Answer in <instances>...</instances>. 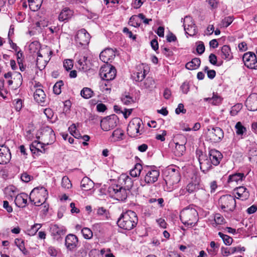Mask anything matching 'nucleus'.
<instances>
[{"label":"nucleus","mask_w":257,"mask_h":257,"mask_svg":"<svg viewBox=\"0 0 257 257\" xmlns=\"http://www.w3.org/2000/svg\"><path fill=\"white\" fill-rule=\"evenodd\" d=\"M138 223L137 214L133 211L127 210L123 212L117 220L118 226L123 229L131 230L134 228Z\"/></svg>","instance_id":"1"},{"label":"nucleus","mask_w":257,"mask_h":257,"mask_svg":"<svg viewBox=\"0 0 257 257\" xmlns=\"http://www.w3.org/2000/svg\"><path fill=\"white\" fill-rule=\"evenodd\" d=\"M180 218L185 225L193 226L198 221V214L194 207L189 206L180 212Z\"/></svg>","instance_id":"2"},{"label":"nucleus","mask_w":257,"mask_h":257,"mask_svg":"<svg viewBox=\"0 0 257 257\" xmlns=\"http://www.w3.org/2000/svg\"><path fill=\"white\" fill-rule=\"evenodd\" d=\"M181 179L179 168L176 166L169 167L164 172V180L171 189L176 187Z\"/></svg>","instance_id":"3"},{"label":"nucleus","mask_w":257,"mask_h":257,"mask_svg":"<svg viewBox=\"0 0 257 257\" xmlns=\"http://www.w3.org/2000/svg\"><path fill=\"white\" fill-rule=\"evenodd\" d=\"M48 197L47 190L43 187L35 188L30 194V200L36 206L42 205Z\"/></svg>","instance_id":"4"},{"label":"nucleus","mask_w":257,"mask_h":257,"mask_svg":"<svg viewBox=\"0 0 257 257\" xmlns=\"http://www.w3.org/2000/svg\"><path fill=\"white\" fill-rule=\"evenodd\" d=\"M236 204L235 199L231 195H222L218 200V206L224 212H233L236 207Z\"/></svg>","instance_id":"5"},{"label":"nucleus","mask_w":257,"mask_h":257,"mask_svg":"<svg viewBox=\"0 0 257 257\" xmlns=\"http://www.w3.org/2000/svg\"><path fill=\"white\" fill-rule=\"evenodd\" d=\"M204 185L201 183L200 176L194 175L192 178V181L187 186L186 189L189 193H192L197 190H201L202 199L207 198L208 194L204 189Z\"/></svg>","instance_id":"6"},{"label":"nucleus","mask_w":257,"mask_h":257,"mask_svg":"<svg viewBox=\"0 0 257 257\" xmlns=\"http://www.w3.org/2000/svg\"><path fill=\"white\" fill-rule=\"evenodd\" d=\"M108 192L112 198L121 201L125 200L130 193L118 184H113L109 186L108 188Z\"/></svg>","instance_id":"7"},{"label":"nucleus","mask_w":257,"mask_h":257,"mask_svg":"<svg viewBox=\"0 0 257 257\" xmlns=\"http://www.w3.org/2000/svg\"><path fill=\"white\" fill-rule=\"evenodd\" d=\"M145 175L144 180H141V185L145 186L146 184H153L156 182L160 176V171L156 167L148 168L144 170Z\"/></svg>","instance_id":"8"},{"label":"nucleus","mask_w":257,"mask_h":257,"mask_svg":"<svg viewBox=\"0 0 257 257\" xmlns=\"http://www.w3.org/2000/svg\"><path fill=\"white\" fill-rule=\"evenodd\" d=\"M142 124V120L140 118L136 117L132 119L127 126V134L131 137H136L142 134V130H140V128Z\"/></svg>","instance_id":"9"},{"label":"nucleus","mask_w":257,"mask_h":257,"mask_svg":"<svg viewBox=\"0 0 257 257\" xmlns=\"http://www.w3.org/2000/svg\"><path fill=\"white\" fill-rule=\"evenodd\" d=\"M116 70L112 65L105 64L102 66L99 71L101 78L106 81L114 79L116 76Z\"/></svg>","instance_id":"10"},{"label":"nucleus","mask_w":257,"mask_h":257,"mask_svg":"<svg viewBox=\"0 0 257 257\" xmlns=\"http://www.w3.org/2000/svg\"><path fill=\"white\" fill-rule=\"evenodd\" d=\"M206 135L207 138L212 143L220 142L224 137V132L219 127L208 128Z\"/></svg>","instance_id":"11"},{"label":"nucleus","mask_w":257,"mask_h":257,"mask_svg":"<svg viewBox=\"0 0 257 257\" xmlns=\"http://www.w3.org/2000/svg\"><path fill=\"white\" fill-rule=\"evenodd\" d=\"M42 140L46 145L53 144L55 140V135L52 128L50 126H44L42 130Z\"/></svg>","instance_id":"12"},{"label":"nucleus","mask_w":257,"mask_h":257,"mask_svg":"<svg viewBox=\"0 0 257 257\" xmlns=\"http://www.w3.org/2000/svg\"><path fill=\"white\" fill-rule=\"evenodd\" d=\"M242 60L244 65L249 69H257V60L256 55L253 52H248L242 56Z\"/></svg>","instance_id":"13"},{"label":"nucleus","mask_w":257,"mask_h":257,"mask_svg":"<svg viewBox=\"0 0 257 257\" xmlns=\"http://www.w3.org/2000/svg\"><path fill=\"white\" fill-rule=\"evenodd\" d=\"M90 36L84 29L79 30L75 36V39L80 46H86L89 43Z\"/></svg>","instance_id":"14"},{"label":"nucleus","mask_w":257,"mask_h":257,"mask_svg":"<svg viewBox=\"0 0 257 257\" xmlns=\"http://www.w3.org/2000/svg\"><path fill=\"white\" fill-rule=\"evenodd\" d=\"M198 161L200 169L204 173L209 170L212 167V165H213L209 157L205 154H201L199 155Z\"/></svg>","instance_id":"15"},{"label":"nucleus","mask_w":257,"mask_h":257,"mask_svg":"<svg viewBox=\"0 0 257 257\" xmlns=\"http://www.w3.org/2000/svg\"><path fill=\"white\" fill-rule=\"evenodd\" d=\"M118 184L120 186L125 188V190L130 192V189L133 186V181L132 179L127 175L122 174H121L119 179Z\"/></svg>","instance_id":"16"},{"label":"nucleus","mask_w":257,"mask_h":257,"mask_svg":"<svg viewBox=\"0 0 257 257\" xmlns=\"http://www.w3.org/2000/svg\"><path fill=\"white\" fill-rule=\"evenodd\" d=\"M115 56V51L111 48H107L102 51L99 55L100 60L106 63L111 61Z\"/></svg>","instance_id":"17"},{"label":"nucleus","mask_w":257,"mask_h":257,"mask_svg":"<svg viewBox=\"0 0 257 257\" xmlns=\"http://www.w3.org/2000/svg\"><path fill=\"white\" fill-rule=\"evenodd\" d=\"M11 159V154L8 148L4 145L0 146V164L8 163Z\"/></svg>","instance_id":"18"},{"label":"nucleus","mask_w":257,"mask_h":257,"mask_svg":"<svg viewBox=\"0 0 257 257\" xmlns=\"http://www.w3.org/2000/svg\"><path fill=\"white\" fill-rule=\"evenodd\" d=\"M245 105L249 111L257 110V93H251L245 101Z\"/></svg>","instance_id":"19"},{"label":"nucleus","mask_w":257,"mask_h":257,"mask_svg":"<svg viewBox=\"0 0 257 257\" xmlns=\"http://www.w3.org/2000/svg\"><path fill=\"white\" fill-rule=\"evenodd\" d=\"M78 241V239L76 235L69 234L65 238V245L68 249L72 251L76 247Z\"/></svg>","instance_id":"20"},{"label":"nucleus","mask_w":257,"mask_h":257,"mask_svg":"<svg viewBox=\"0 0 257 257\" xmlns=\"http://www.w3.org/2000/svg\"><path fill=\"white\" fill-rule=\"evenodd\" d=\"M89 61L85 56H80L77 60V68L81 71L86 72L90 68Z\"/></svg>","instance_id":"21"},{"label":"nucleus","mask_w":257,"mask_h":257,"mask_svg":"<svg viewBox=\"0 0 257 257\" xmlns=\"http://www.w3.org/2000/svg\"><path fill=\"white\" fill-rule=\"evenodd\" d=\"M50 232L54 238L58 239L66 233V230L63 226H59L57 224H53L50 227Z\"/></svg>","instance_id":"22"},{"label":"nucleus","mask_w":257,"mask_h":257,"mask_svg":"<svg viewBox=\"0 0 257 257\" xmlns=\"http://www.w3.org/2000/svg\"><path fill=\"white\" fill-rule=\"evenodd\" d=\"M73 15V11L68 7L62 9L58 16V20L61 22L67 21Z\"/></svg>","instance_id":"23"},{"label":"nucleus","mask_w":257,"mask_h":257,"mask_svg":"<svg viewBox=\"0 0 257 257\" xmlns=\"http://www.w3.org/2000/svg\"><path fill=\"white\" fill-rule=\"evenodd\" d=\"M212 164L214 166L218 165L222 158V154L218 151L213 149L209 152V156Z\"/></svg>","instance_id":"24"},{"label":"nucleus","mask_w":257,"mask_h":257,"mask_svg":"<svg viewBox=\"0 0 257 257\" xmlns=\"http://www.w3.org/2000/svg\"><path fill=\"white\" fill-rule=\"evenodd\" d=\"M34 98L35 101L41 105H44L46 101V94L41 88H37L34 93Z\"/></svg>","instance_id":"25"},{"label":"nucleus","mask_w":257,"mask_h":257,"mask_svg":"<svg viewBox=\"0 0 257 257\" xmlns=\"http://www.w3.org/2000/svg\"><path fill=\"white\" fill-rule=\"evenodd\" d=\"M234 191L237 195V199L241 200H246L249 197V192L244 186H239L235 189Z\"/></svg>","instance_id":"26"},{"label":"nucleus","mask_w":257,"mask_h":257,"mask_svg":"<svg viewBox=\"0 0 257 257\" xmlns=\"http://www.w3.org/2000/svg\"><path fill=\"white\" fill-rule=\"evenodd\" d=\"M146 71L143 64L137 67V72L134 73V78L136 81H142L145 77Z\"/></svg>","instance_id":"27"},{"label":"nucleus","mask_w":257,"mask_h":257,"mask_svg":"<svg viewBox=\"0 0 257 257\" xmlns=\"http://www.w3.org/2000/svg\"><path fill=\"white\" fill-rule=\"evenodd\" d=\"M27 197L28 196L25 193H22L17 195L15 200L16 206L22 208L25 207L27 203Z\"/></svg>","instance_id":"28"},{"label":"nucleus","mask_w":257,"mask_h":257,"mask_svg":"<svg viewBox=\"0 0 257 257\" xmlns=\"http://www.w3.org/2000/svg\"><path fill=\"white\" fill-rule=\"evenodd\" d=\"M221 57L222 59L230 60L233 58V55L229 46L224 45L221 50Z\"/></svg>","instance_id":"29"},{"label":"nucleus","mask_w":257,"mask_h":257,"mask_svg":"<svg viewBox=\"0 0 257 257\" xmlns=\"http://www.w3.org/2000/svg\"><path fill=\"white\" fill-rule=\"evenodd\" d=\"M100 126L103 131H108L115 126V122L111 118L105 119L101 120Z\"/></svg>","instance_id":"30"},{"label":"nucleus","mask_w":257,"mask_h":257,"mask_svg":"<svg viewBox=\"0 0 257 257\" xmlns=\"http://www.w3.org/2000/svg\"><path fill=\"white\" fill-rule=\"evenodd\" d=\"M94 187V183L89 178L84 177L81 181V189L84 191H89Z\"/></svg>","instance_id":"31"},{"label":"nucleus","mask_w":257,"mask_h":257,"mask_svg":"<svg viewBox=\"0 0 257 257\" xmlns=\"http://www.w3.org/2000/svg\"><path fill=\"white\" fill-rule=\"evenodd\" d=\"M245 178V176L243 173H235L232 175H230L228 176L227 182L231 183L232 182L238 183L239 181H242Z\"/></svg>","instance_id":"32"},{"label":"nucleus","mask_w":257,"mask_h":257,"mask_svg":"<svg viewBox=\"0 0 257 257\" xmlns=\"http://www.w3.org/2000/svg\"><path fill=\"white\" fill-rule=\"evenodd\" d=\"M201 61L198 58H193L191 61L186 63L185 67L189 70L197 69L200 65Z\"/></svg>","instance_id":"33"},{"label":"nucleus","mask_w":257,"mask_h":257,"mask_svg":"<svg viewBox=\"0 0 257 257\" xmlns=\"http://www.w3.org/2000/svg\"><path fill=\"white\" fill-rule=\"evenodd\" d=\"M143 170V167L140 163H137L135 165L134 167L131 170L130 174L133 177H137L139 176L142 170Z\"/></svg>","instance_id":"34"},{"label":"nucleus","mask_w":257,"mask_h":257,"mask_svg":"<svg viewBox=\"0 0 257 257\" xmlns=\"http://www.w3.org/2000/svg\"><path fill=\"white\" fill-rule=\"evenodd\" d=\"M30 9L33 11L38 10L42 3L43 0H28Z\"/></svg>","instance_id":"35"},{"label":"nucleus","mask_w":257,"mask_h":257,"mask_svg":"<svg viewBox=\"0 0 257 257\" xmlns=\"http://www.w3.org/2000/svg\"><path fill=\"white\" fill-rule=\"evenodd\" d=\"M204 100L208 101L213 105H218L221 102L222 98L217 94L213 93L212 97L205 98Z\"/></svg>","instance_id":"36"},{"label":"nucleus","mask_w":257,"mask_h":257,"mask_svg":"<svg viewBox=\"0 0 257 257\" xmlns=\"http://www.w3.org/2000/svg\"><path fill=\"white\" fill-rule=\"evenodd\" d=\"M175 148L174 153L176 156H181L186 150V147L183 144H179L178 143L175 144Z\"/></svg>","instance_id":"37"},{"label":"nucleus","mask_w":257,"mask_h":257,"mask_svg":"<svg viewBox=\"0 0 257 257\" xmlns=\"http://www.w3.org/2000/svg\"><path fill=\"white\" fill-rule=\"evenodd\" d=\"M15 243L24 254H28V251L25 247L24 241L23 239L17 238L15 240Z\"/></svg>","instance_id":"38"},{"label":"nucleus","mask_w":257,"mask_h":257,"mask_svg":"<svg viewBox=\"0 0 257 257\" xmlns=\"http://www.w3.org/2000/svg\"><path fill=\"white\" fill-rule=\"evenodd\" d=\"M122 102L125 105H130L134 102V100L132 96L128 93H125L123 94L121 97Z\"/></svg>","instance_id":"39"},{"label":"nucleus","mask_w":257,"mask_h":257,"mask_svg":"<svg viewBox=\"0 0 257 257\" xmlns=\"http://www.w3.org/2000/svg\"><path fill=\"white\" fill-rule=\"evenodd\" d=\"M236 133L238 136H242L244 133L246 132V128L245 127L240 121L237 122L235 125Z\"/></svg>","instance_id":"40"},{"label":"nucleus","mask_w":257,"mask_h":257,"mask_svg":"<svg viewBox=\"0 0 257 257\" xmlns=\"http://www.w3.org/2000/svg\"><path fill=\"white\" fill-rule=\"evenodd\" d=\"M81 233L83 237L86 239H90L93 236L92 230L88 227H84L81 229Z\"/></svg>","instance_id":"41"},{"label":"nucleus","mask_w":257,"mask_h":257,"mask_svg":"<svg viewBox=\"0 0 257 257\" xmlns=\"http://www.w3.org/2000/svg\"><path fill=\"white\" fill-rule=\"evenodd\" d=\"M93 91L92 90L87 87L84 88L80 92L81 95L84 98L88 99L90 98L93 95Z\"/></svg>","instance_id":"42"},{"label":"nucleus","mask_w":257,"mask_h":257,"mask_svg":"<svg viewBox=\"0 0 257 257\" xmlns=\"http://www.w3.org/2000/svg\"><path fill=\"white\" fill-rule=\"evenodd\" d=\"M35 147L38 148L37 152V155H40V153H45V149H43L44 146L46 145L44 143H42L37 141H35L32 142Z\"/></svg>","instance_id":"43"},{"label":"nucleus","mask_w":257,"mask_h":257,"mask_svg":"<svg viewBox=\"0 0 257 257\" xmlns=\"http://www.w3.org/2000/svg\"><path fill=\"white\" fill-rule=\"evenodd\" d=\"M218 235L222 239L223 242L226 245H229L232 243L233 239L229 236L224 234L221 232H218Z\"/></svg>","instance_id":"44"},{"label":"nucleus","mask_w":257,"mask_h":257,"mask_svg":"<svg viewBox=\"0 0 257 257\" xmlns=\"http://www.w3.org/2000/svg\"><path fill=\"white\" fill-rule=\"evenodd\" d=\"M186 34L189 36H194L197 33V27L195 24L193 26H189L184 29Z\"/></svg>","instance_id":"45"},{"label":"nucleus","mask_w":257,"mask_h":257,"mask_svg":"<svg viewBox=\"0 0 257 257\" xmlns=\"http://www.w3.org/2000/svg\"><path fill=\"white\" fill-rule=\"evenodd\" d=\"M242 105L241 103H237L233 106L230 110V113L232 116L237 115L238 112L241 109Z\"/></svg>","instance_id":"46"},{"label":"nucleus","mask_w":257,"mask_h":257,"mask_svg":"<svg viewBox=\"0 0 257 257\" xmlns=\"http://www.w3.org/2000/svg\"><path fill=\"white\" fill-rule=\"evenodd\" d=\"M139 19L138 15H134L130 19L129 24L134 27H139L140 26Z\"/></svg>","instance_id":"47"},{"label":"nucleus","mask_w":257,"mask_h":257,"mask_svg":"<svg viewBox=\"0 0 257 257\" xmlns=\"http://www.w3.org/2000/svg\"><path fill=\"white\" fill-rule=\"evenodd\" d=\"M63 82L60 80L57 82L53 86V92L56 94H59L61 92V87L63 86Z\"/></svg>","instance_id":"48"},{"label":"nucleus","mask_w":257,"mask_h":257,"mask_svg":"<svg viewBox=\"0 0 257 257\" xmlns=\"http://www.w3.org/2000/svg\"><path fill=\"white\" fill-rule=\"evenodd\" d=\"M194 24H195V23H194V22L193 20V19L191 17L188 16H186L184 18V20H183V26H184V29H185V28H187L189 26H193Z\"/></svg>","instance_id":"49"},{"label":"nucleus","mask_w":257,"mask_h":257,"mask_svg":"<svg viewBox=\"0 0 257 257\" xmlns=\"http://www.w3.org/2000/svg\"><path fill=\"white\" fill-rule=\"evenodd\" d=\"M233 20V17L228 16L225 17L223 19H222L221 25L223 27L226 28L232 23Z\"/></svg>","instance_id":"50"},{"label":"nucleus","mask_w":257,"mask_h":257,"mask_svg":"<svg viewBox=\"0 0 257 257\" xmlns=\"http://www.w3.org/2000/svg\"><path fill=\"white\" fill-rule=\"evenodd\" d=\"M62 186L66 189H69L72 187V184L69 179V178L66 176H64L62 179Z\"/></svg>","instance_id":"51"},{"label":"nucleus","mask_w":257,"mask_h":257,"mask_svg":"<svg viewBox=\"0 0 257 257\" xmlns=\"http://www.w3.org/2000/svg\"><path fill=\"white\" fill-rule=\"evenodd\" d=\"M41 226L42 225L41 224H35L34 225L32 226L31 229L28 230L29 234L32 235H35Z\"/></svg>","instance_id":"52"},{"label":"nucleus","mask_w":257,"mask_h":257,"mask_svg":"<svg viewBox=\"0 0 257 257\" xmlns=\"http://www.w3.org/2000/svg\"><path fill=\"white\" fill-rule=\"evenodd\" d=\"M47 252L51 256L56 257L59 253V250L55 247L50 246L48 248Z\"/></svg>","instance_id":"53"},{"label":"nucleus","mask_w":257,"mask_h":257,"mask_svg":"<svg viewBox=\"0 0 257 257\" xmlns=\"http://www.w3.org/2000/svg\"><path fill=\"white\" fill-rule=\"evenodd\" d=\"M63 66H64V67L66 69V70H71L73 66V61L70 59L66 60L64 62Z\"/></svg>","instance_id":"54"},{"label":"nucleus","mask_w":257,"mask_h":257,"mask_svg":"<svg viewBox=\"0 0 257 257\" xmlns=\"http://www.w3.org/2000/svg\"><path fill=\"white\" fill-rule=\"evenodd\" d=\"M214 221L217 224H221L224 221L223 217L220 214L217 213L214 216Z\"/></svg>","instance_id":"55"},{"label":"nucleus","mask_w":257,"mask_h":257,"mask_svg":"<svg viewBox=\"0 0 257 257\" xmlns=\"http://www.w3.org/2000/svg\"><path fill=\"white\" fill-rule=\"evenodd\" d=\"M154 81L151 78H147L144 82V86L145 88H151L154 85Z\"/></svg>","instance_id":"56"},{"label":"nucleus","mask_w":257,"mask_h":257,"mask_svg":"<svg viewBox=\"0 0 257 257\" xmlns=\"http://www.w3.org/2000/svg\"><path fill=\"white\" fill-rule=\"evenodd\" d=\"M14 104L17 111H20L22 107V101L21 99L14 100Z\"/></svg>","instance_id":"57"},{"label":"nucleus","mask_w":257,"mask_h":257,"mask_svg":"<svg viewBox=\"0 0 257 257\" xmlns=\"http://www.w3.org/2000/svg\"><path fill=\"white\" fill-rule=\"evenodd\" d=\"M196 51L200 55L204 53L205 51V46L202 42H200L199 44L197 46Z\"/></svg>","instance_id":"58"},{"label":"nucleus","mask_w":257,"mask_h":257,"mask_svg":"<svg viewBox=\"0 0 257 257\" xmlns=\"http://www.w3.org/2000/svg\"><path fill=\"white\" fill-rule=\"evenodd\" d=\"M181 89L184 94H187L189 91V83L187 82H184L181 86Z\"/></svg>","instance_id":"59"},{"label":"nucleus","mask_w":257,"mask_h":257,"mask_svg":"<svg viewBox=\"0 0 257 257\" xmlns=\"http://www.w3.org/2000/svg\"><path fill=\"white\" fill-rule=\"evenodd\" d=\"M123 135V133L121 130H115L113 131L112 134V137H115L117 139L121 138L122 136Z\"/></svg>","instance_id":"60"},{"label":"nucleus","mask_w":257,"mask_h":257,"mask_svg":"<svg viewBox=\"0 0 257 257\" xmlns=\"http://www.w3.org/2000/svg\"><path fill=\"white\" fill-rule=\"evenodd\" d=\"M186 112V110L184 108V105L182 103H179L178 105L177 108L175 110V112L176 114H180L181 112L183 113H185Z\"/></svg>","instance_id":"61"},{"label":"nucleus","mask_w":257,"mask_h":257,"mask_svg":"<svg viewBox=\"0 0 257 257\" xmlns=\"http://www.w3.org/2000/svg\"><path fill=\"white\" fill-rule=\"evenodd\" d=\"M122 31L124 33L126 34V35H127V36L129 38H132L133 40H135L136 39V36L133 35L132 32L131 31H130L127 28H126V27L124 28L123 29Z\"/></svg>","instance_id":"62"},{"label":"nucleus","mask_w":257,"mask_h":257,"mask_svg":"<svg viewBox=\"0 0 257 257\" xmlns=\"http://www.w3.org/2000/svg\"><path fill=\"white\" fill-rule=\"evenodd\" d=\"M3 207L5 208L9 213L13 212V208L9 205V203L8 201H3Z\"/></svg>","instance_id":"63"},{"label":"nucleus","mask_w":257,"mask_h":257,"mask_svg":"<svg viewBox=\"0 0 257 257\" xmlns=\"http://www.w3.org/2000/svg\"><path fill=\"white\" fill-rule=\"evenodd\" d=\"M32 176L27 173H24L21 175V180L25 182H29L31 179Z\"/></svg>","instance_id":"64"}]
</instances>
